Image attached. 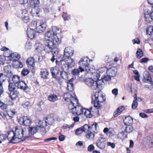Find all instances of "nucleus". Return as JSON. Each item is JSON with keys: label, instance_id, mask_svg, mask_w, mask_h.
I'll return each instance as SVG.
<instances>
[{"label": "nucleus", "instance_id": "obj_35", "mask_svg": "<svg viewBox=\"0 0 153 153\" xmlns=\"http://www.w3.org/2000/svg\"><path fill=\"white\" fill-rule=\"evenodd\" d=\"M125 127L124 132L126 133H130L133 130V128L131 125H126Z\"/></svg>", "mask_w": 153, "mask_h": 153}, {"label": "nucleus", "instance_id": "obj_3", "mask_svg": "<svg viewBox=\"0 0 153 153\" xmlns=\"http://www.w3.org/2000/svg\"><path fill=\"white\" fill-rule=\"evenodd\" d=\"M63 97L65 101L70 102L68 108L71 110L73 114L79 115L83 114L84 108L78 105V100L74 93L72 92L66 93L64 94Z\"/></svg>", "mask_w": 153, "mask_h": 153}, {"label": "nucleus", "instance_id": "obj_13", "mask_svg": "<svg viewBox=\"0 0 153 153\" xmlns=\"http://www.w3.org/2000/svg\"><path fill=\"white\" fill-rule=\"evenodd\" d=\"M96 108L95 109H95V111H94L92 107L90 108V110L88 109L84 108L83 113V114L87 117L90 118L92 116V113L94 112V113H98V112H97L96 111Z\"/></svg>", "mask_w": 153, "mask_h": 153}, {"label": "nucleus", "instance_id": "obj_55", "mask_svg": "<svg viewBox=\"0 0 153 153\" xmlns=\"http://www.w3.org/2000/svg\"><path fill=\"white\" fill-rule=\"evenodd\" d=\"M94 146L93 144H91L88 147V150L89 152H92L94 149Z\"/></svg>", "mask_w": 153, "mask_h": 153}, {"label": "nucleus", "instance_id": "obj_15", "mask_svg": "<svg viewBox=\"0 0 153 153\" xmlns=\"http://www.w3.org/2000/svg\"><path fill=\"white\" fill-rule=\"evenodd\" d=\"M152 10H153V7L152 8L150 7H148L145 9L144 16L146 21L147 20L150 19L149 16H151Z\"/></svg>", "mask_w": 153, "mask_h": 153}, {"label": "nucleus", "instance_id": "obj_49", "mask_svg": "<svg viewBox=\"0 0 153 153\" xmlns=\"http://www.w3.org/2000/svg\"><path fill=\"white\" fill-rule=\"evenodd\" d=\"M59 30V29L56 26H53L52 27V30H51L56 35L58 36L59 35L56 33L57 31Z\"/></svg>", "mask_w": 153, "mask_h": 153}, {"label": "nucleus", "instance_id": "obj_20", "mask_svg": "<svg viewBox=\"0 0 153 153\" xmlns=\"http://www.w3.org/2000/svg\"><path fill=\"white\" fill-rule=\"evenodd\" d=\"M39 4V0H32L30 1L29 5L32 8H34L37 7Z\"/></svg>", "mask_w": 153, "mask_h": 153}, {"label": "nucleus", "instance_id": "obj_63", "mask_svg": "<svg viewBox=\"0 0 153 153\" xmlns=\"http://www.w3.org/2000/svg\"><path fill=\"white\" fill-rule=\"evenodd\" d=\"M19 1L21 5L26 4L27 2V0H19Z\"/></svg>", "mask_w": 153, "mask_h": 153}, {"label": "nucleus", "instance_id": "obj_40", "mask_svg": "<svg viewBox=\"0 0 153 153\" xmlns=\"http://www.w3.org/2000/svg\"><path fill=\"white\" fill-rule=\"evenodd\" d=\"M153 33V26H150L148 27L146 30L147 34L150 35Z\"/></svg>", "mask_w": 153, "mask_h": 153}, {"label": "nucleus", "instance_id": "obj_24", "mask_svg": "<svg viewBox=\"0 0 153 153\" xmlns=\"http://www.w3.org/2000/svg\"><path fill=\"white\" fill-rule=\"evenodd\" d=\"M45 120L48 125L51 126L54 124L55 122L54 118L51 117L49 116L46 117Z\"/></svg>", "mask_w": 153, "mask_h": 153}, {"label": "nucleus", "instance_id": "obj_28", "mask_svg": "<svg viewBox=\"0 0 153 153\" xmlns=\"http://www.w3.org/2000/svg\"><path fill=\"white\" fill-rule=\"evenodd\" d=\"M48 75V72L46 69H42L40 72V75L42 78H46Z\"/></svg>", "mask_w": 153, "mask_h": 153}, {"label": "nucleus", "instance_id": "obj_61", "mask_svg": "<svg viewBox=\"0 0 153 153\" xmlns=\"http://www.w3.org/2000/svg\"><path fill=\"white\" fill-rule=\"evenodd\" d=\"M124 109V106H121L118 107L117 110L119 112L120 114L123 111Z\"/></svg>", "mask_w": 153, "mask_h": 153}, {"label": "nucleus", "instance_id": "obj_41", "mask_svg": "<svg viewBox=\"0 0 153 153\" xmlns=\"http://www.w3.org/2000/svg\"><path fill=\"white\" fill-rule=\"evenodd\" d=\"M74 85L72 83H68L67 89L68 90L71 92L74 89Z\"/></svg>", "mask_w": 153, "mask_h": 153}, {"label": "nucleus", "instance_id": "obj_45", "mask_svg": "<svg viewBox=\"0 0 153 153\" xmlns=\"http://www.w3.org/2000/svg\"><path fill=\"white\" fill-rule=\"evenodd\" d=\"M104 76L102 77V78L101 79L104 80L108 81L111 80V76H110L109 74H106Z\"/></svg>", "mask_w": 153, "mask_h": 153}, {"label": "nucleus", "instance_id": "obj_14", "mask_svg": "<svg viewBox=\"0 0 153 153\" xmlns=\"http://www.w3.org/2000/svg\"><path fill=\"white\" fill-rule=\"evenodd\" d=\"M51 71L53 77L57 79H59V78L58 77L59 72V68L56 67H54L51 68Z\"/></svg>", "mask_w": 153, "mask_h": 153}, {"label": "nucleus", "instance_id": "obj_58", "mask_svg": "<svg viewBox=\"0 0 153 153\" xmlns=\"http://www.w3.org/2000/svg\"><path fill=\"white\" fill-rule=\"evenodd\" d=\"M132 42L134 44L135 43L139 44L140 43V40L137 38H136L133 40H132Z\"/></svg>", "mask_w": 153, "mask_h": 153}, {"label": "nucleus", "instance_id": "obj_57", "mask_svg": "<svg viewBox=\"0 0 153 153\" xmlns=\"http://www.w3.org/2000/svg\"><path fill=\"white\" fill-rule=\"evenodd\" d=\"M29 103H30L28 101H25L22 104V106L24 108H26L29 105Z\"/></svg>", "mask_w": 153, "mask_h": 153}, {"label": "nucleus", "instance_id": "obj_16", "mask_svg": "<svg viewBox=\"0 0 153 153\" xmlns=\"http://www.w3.org/2000/svg\"><path fill=\"white\" fill-rule=\"evenodd\" d=\"M16 87H17L18 88H20L21 89L25 90L28 88V87L27 85L26 84L24 81L20 82V81L15 84Z\"/></svg>", "mask_w": 153, "mask_h": 153}, {"label": "nucleus", "instance_id": "obj_27", "mask_svg": "<svg viewBox=\"0 0 153 153\" xmlns=\"http://www.w3.org/2000/svg\"><path fill=\"white\" fill-rule=\"evenodd\" d=\"M48 99L51 102H54L58 100V98L55 94H51L48 96Z\"/></svg>", "mask_w": 153, "mask_h": 153}, {"label": "nucleus", "instance_id": "obj_60", "mask_svg": "<svg viewBox=\"0 0 153 153\" xmlns=\"http://www.w3.org/2000/svg\"><path fill=\"white\" fill-rule=\"evenodd\" d=\"M107 146H110L112 149H114L115 147V144L114 143H112L110 142H108L107 143Z\"/></svg>", "mask_w": 153, "mask_h": 153}, {"label": "nucleus", "instance_id": "obj_64", "mask_svg": "<svg viewBox=\"0 0 153 153\" xmlns=\"http://www.w3.org/2000/svg\"><path fill=\"white\" fill-rule=\"evenodd\" d=\"M140 116L143 118H147L148 117V116L145 113H140L139 114Z\"/></svg>", "mask_w": 153, "mask_h": 153}, {"label": "nucleus", "instance_id": "obj_22", "mask_svg": "<svg viewBox=\"0 0 153 153\" xmlns=\"http://www.w3.org/2000/svg\"><path fill=\"white\" fill-rule=\"evenodd\" d=\"M22 125L25 126H29L31 123V121L28 117L26 116H24L22 118Z\"/></svg>", "mask_w": 153, "mask_h": 153}, {"label": "nucleus", "instance_id": "obj_54", "mask_svg": "<svg viewBox=\"0 0 153 153\" xmlns=\"http://www.w3.org/2000/svg\"><path fill=\"white\" fill-rule=\"evenodd\" d=\"M83 132L81 128H79L76 130L75 134L76 135L81 134Z\"/></svg>", "mask_w": 153, "mask_h": 153}, {"label": "nucleus", "instance_id": "obj_29", "mask_svg": "<svg viewBox=\"0 0 153 153\" xmlns=\"http://www.w3.org/2000/svg\"><path fill=\"white\" fill-rule=\"evenodd\" d=\"M53 52L54 53H53V56L52 58L51 59V61L53 62H54V60L56 59V57L57 56V54H58V51L57 50V48H56V49L53 50L52 51L50 52Z\"/></svg>", "mask_w": 153, "mask_h": 153}, {"label": "nucleus", "instance_id": "obj_19", "mask_svg": "<svg viewBox=\"0 0 153 153\" xmlns=\"http://www.w3.org/2000/svg\"><path fill=\"white\" fill-rule=\"evenodd\" d=\"M117 72V69L115 68H113L108 69H107V74L109 75L110 76L113 77L115 76Z\"/></svg>", "mask_w": 153, "mask_h": 153}, {"label": "nucleus", "instance_id": "obj_7", "mask_svg": "<svg viewBox=\"0 0 153 153\" xmlns=\"http://www.w3.org/2000/svg\"><path fill=\"white\" fill-rule=\"evenodd\" d=\"M107 68L106 67L98 69L96 71V73H91L94 76H96L94 77L95 79H99L100 77L101 79L102 78L104 75L107 74Z\"/></svg>", "mask_w": 153, "mask_h": 153}, {"label": "nucleus", "instance_id": "obj_42", "mask_svg": "<svg viewBox=\"0 0 153 153\" xmlns=\"http://www.w3.org/2000/svg\"><path fill=\"white\" fill-rule=\"evenodd\" d=\"M62 17L65 21L69 20L71 19L70 16L65 13H63Z\"/></svg>", "mask_w": 153, "mask_h": 153}, {"label": "nucleus", "instance_id": "obj_39", "mask_svg": "<svg viewBox=\"0 0 153 153\" xmlns=\"http://www.w3.org/2000/svg\"><path fill=\"white\" fill-rule=\"evenodd\" d=\"M124 131L119 133L118 135V137L121 139H123L127 137V134H125Z\"/></svg>", "mask_w": 153, "mask_h": 153}, {"label": "nucleus", "instance_id": "obj_26", "mask_svg": "<svg viewBox=\"0 0 153 153\" xmlns=\"http://www.w3.org/2000/svg\"><path fill=\"white\" fill-rule=\"evenodd\" d=\"M48 126L46 120L39 121L37 125L39 128H45Z\"/></svg>", "mask_w": 153, "mask_h": 153}, {"label": "nucleus", "instance_id": "obj_51", "mask_svg": "<svg viewBox=\"0 0 153 153\" xmlns=\"http://www.w3.org/2000/svg\"><path fill=\"white\" fill-rule=\"evenodd\" d=\"M32 47L31 43L30 42H27L25 45V48L27 50L30 49Z\"/></svg>", "mask_w": 153, "mask_h": 153}, {"label": "nucleus", "instance_id": "obj_25", "mask_svg": "<svg viewBox=\"0 0 153 153\" xmlns=\"http://www.w3.org/2000/svg\"><path fill=\"white\" fill-rule=\"evenodd\" d=\"M27 63L29 67H33L34 65V59L33 57L28 58L27 61Z\"/></svg>", "mask_w": 153, "mask_h": 153}, {"label": "nucleus", "instance_id": "obj_21", "mask_svg": "<svg viewBox=\"0 0 153 153\" xmlns=\"http://www.w3.org/2000/svg\"><path fill=\"white\" fill-rule=\"evenodd\" d=\"M123 121L126 125H131L133 123L132 119L130 116L126 117Z\"/></svg>", "mask_w": 153, "mask_h": 153}, {"label": "nucleus", "instance_id": "obj_23", "mask_svg": "<svg viewBox=\"0 0 153 153\" xmlns=\"http://www.w3.org/2000/svg\"><path fill=\"white\" fill-rule=\"evenodd\" d=\"M30 134L31 136L32 135L36 134L38 131L39 130V128L38 126L33 127H30L28 128Z\"/></svg>", "mask_w": 153, "mask_h": 153}, {"label": "nucleus", "instance_id": "obj_18", "mask_svg": "<svg viewBox=\"0 0 153 153\" xmlns=\"http://www.w3.org/2000/svg\"><path fill=\"white\" fill-rule=\"evenodd\" d=\"M35 31L33 29H28L27 31V36L31 39H33L35 36Z\"/></svg>", "mask_w": 153, "mask_h": 153}, {"label": "nucleus", "instance_id": "obj_2", "mask_svg": "<svg viewBox=\"0 0 153 153\" xmlns=\"http://www.w3.org/2000/svg\"><path fill=\"white\" fill-rule=\"evenodd\" d=\"M29 129L21 126L16 127L15 131H10L8 133V139L11 143H16L20 140H25L31 137Z\"/></svg>", "mask_w": 153, "mask_h": 153}, {"label": "nucleus", "instance_id": "obj_52", "mask_svg": "<svg viewBox=\"0 0 153 153\" xmlns=\"http://www.w3.org/2000/svg\"><path fill=\"white\" fill-rule=\"evenodd\" d=\"M29 72L28 70L26 69H23L21 73L22 75L25 76L27 75Z\"/></svg>", "mask_w": 153, "mask_h": 153}, {"label": "nucleus", "instance_id": "obj_33", "mask_svg": "<svg viewBox=\"0 0 153 153\" xmlns=\"http://www.w3.org/2000/svg\"><path fill=\"white\" fill-rule=\"evenodd\" d=\"M91 128L92 130L94 132H97L99 130V128L97 126V123H94L92 125Z\"/></svg>", "mask_w": 153, "mask_h": 153}, {"label": "nucleus", "instance_id": "obj_38", "mask_svg": "<svg viewBox=\"0 0 153 153\" xmlns=\"http://www.w3.org/2000/svg\"><path fill=\"white\" fill-rule=\"evenodd\" d=\"M136 54L137 58L138 59L141 58L143 55V51L140 49H139L137 50Z\"/></svg>", "mask_w": 153, "mask_h": 153}, {"label": "nucleus", "instance_id": "obj_17", "mask_svg": "<svg viewBox=\"0 0 153 153\" xmlns=\"http://www.w3.org/2000/svg\"><path fill=\"white\" fill-rule=\"evenodd\" d=\"M7 57L10 60L13 61H17L20 58V55L17 53H11L10 56Z\"/></svg>", "mask_w": 153, "mask_h": 153}, {"label": "nucleus", "instance_id": "obj_6", "mask_svg": "<svg viewBox=\"0 0 153 153\" xmlns=\"http://www.w3.org/2000/svg\"><path fill=\"white\" fill-rule=\"evenodd\" d=\"M65 59V60L64 61V58L63 59L62 58L61 60H56V63L57 65H61L62 64H64V63H65L66 64V65L67 66V68H66L65 70H68L70 68L74 66L75 65V62L73 59L70 58H67Z\"/></svg>", "mask_w": 153, "mask_h": 153}, {"label": "nucleus", "instance_id": "obj_4", "mask_svg": "<svg viewBox=\"0 0 153 153\" xmlns=\"http://www.w3.org/2000/svg\"><path fill=\"white\" fill-rule=\"evenodd\" d=\"M92 103H93L94 107L96 108V111L97 112L99 111L98 109H100L102 107L100 103L103 102L105 100V95L101 91L95 93L94 95L92 96Z\"/></svg>", "mask_w": 153, "mask_h": 153}, {"label": "nucleus", "instance_id": "obj_34", "mask_svg": "<svg viewBox=\"0 0 153 153\" xmlns=\"http://www.w3.org/2000/svg\"><path fill=\"white\" fill-rule=\"evenodd\" d=\"M20 77L17 75H14L12 77V80L15 84L20 81Z\"/></svg>", "mask_w": 153, "mask_h": 153}, {"label": "nucleus", "instance_id": "obj_32", "mask_svg": "<svg viewBox=\"0 0 153 153\" xmlns=\"http://www.w3.org/2000/svg\"><path fill=\"white\" fill-rule=\"evenodd\" d=\"M85 135L87 139L91 140H92L94 139V134L93 132L91 131L88 132Z\"/></svg>", "mask_w": 153, "mask_h": 153}, {"label": "nucleus", "instance_id": "obj_44", "mask_svg": "<svg viewBox=\"0 0 153 153\" xmlns=\"http://www.w3.org/2000/svg\"><path fill=\"white\" fill-rule=\"evenodd\" d=\"M74 125V123H72L71 125L66 124V125H64L62 126V128H63V129H66L68 128L70 129L72 128L73 127Z\"/></svg>", "mask_w": 153, "mask_h": 153}, {"label": "nucleus", "instance_id": "obj_1", "mask_svg": "<svg viewBox=\"0 0 153 153\" xmlns=\"http://www.w3.org/2000/svg\"><path fill=\"white\" fill-rule=\"evenodd\" d=\"M61 36L56 35L52 31H47L45 33L44 39L45 45L44 50L46 52L49 53L56 49L57 45L61 43Z\"/></svg>", "mask_w": 153, "mask_h": 153}, {"label": "nucleus", "instance_id": "obj_31", "mask_svg": "<svg viewBox=\"0 0 153 153\" xmlns=\"http://www.w3.org/2000/svg\"><path fill=\"white\" fill-rule=\"evenodd\" d=\"M18 94L19 92L17 91H11L10 94V97L12 99L14 100L17 97Z\"/></svg>", "mask_w": 153, "mask_h": 153}, {"label": "nucleus", "instance_id": "obj_5", "mask_svg": "<svg viewBox=\"0 0 153 153\" xmlns=\"http://www.w3.org/2000/svg\"><path fill=\"white\" fill-rule=\"evenodd\" d=\"M90 59L87 57H84L81 59L79 61L80 66L79 69L81 72L85 70L88 73H93L94 70L89 68Z\"/></svg>", "mask_w": 153, "mask_h": 153}, {"label": "nucleus", "instance_id": "obj_50", "mask_svg": "<svg viewBox=\"0 0 153 153\" xmlns=\"http://www.w3.org/2000/svg\"><path fill=\"white\" fill-rule=\"evenodd\" d=\"M138 105L137 101L134 100L132 104V108L133 109H134L137 107Z\"/></svg>", "mask_w": 153, "mask_h": 153}, {"label": "nucleus", "instance_id": "obj_43", "mask_svg": "<svg viewBox=\"0 0 153 153\" xmlns=\"http://www.w3.org/2000/svg\"><path fill=\"white\" fill-rule=\"evenodd\" d=\"M11 66L10 65H7L4 67V71L7 73H10L11 74H12V72L10 71Z\"/></svg>", "mask_w": 153, "mask_h": 153}, {"label": "nucleus", "instance_id": "obj_30", "mask_svg": "<svg viewBox=\"0 0 153 153\" xmlns=\"http://www.w3.org/2000/svg\"><path fill=\"white\" fill-rule=\"evenodd\" d=\"M7 77L5 74L0 73V85H2V83L6 79Z\"/></svg>", "mask_w": 153, "mask_h": 153}, {"label": "nucleus", "instance_id": "obj_37", "mask_svg": "<svg viewBox=\"0 0 153 153\" xmlns=\"http://www.w3.org/2000/svg\"><path fill=\"white\" fill-rule=\"evenodd\" d=\"M60 75L61 77L64 79H68V74L67 72L65 71H62L60 73Z\"/></svg>", "mask_w": 153, "mask_h": 153}, {"label": "nucleus", "instance_id": "obj_9", "mask_svg": "<svg viewBox=\"0 0 153 153\" xmlns=\"http://www.w3.org/2000/svg\"><path fill=\"white\" fill-rule=\"evenodd\" d=\"M46 24L43 21L38 22V24L37 27H36V30L37 32L38 33H42L44 32L46 28Z\"/></svg>", "mask_w": 153, "mask_h": 153}, {"label": "nucleus", "instance_id": "obj_56", "mask_svg": "<svg viewBox=\"0 0 153 153\" xmlns=\"http://www.w3.org/2000/svg\"><path fill=\"white\" fill-rule=\"evenodd\" d=\"M79 69H74L72 71V74L73 75H74V76H76V75H77L79 74Z\"/></svg>", "mask_w": 153, "mask_h": 153}, {"label": "nucleus", "instance_id": "obj_8", "mask_svg": "<svg viewBox=\"0 0 153 153\" xmlns=\"http://www.w3.org/2000/svg\"><path fill=\"white\" fill-rule=\"evenodd\" d=\"M96 146L101 149H104L106 146V139L105 138L100 137L96 143Z\"/></svg>", "mask_w": 153, "mask_h": 153}, {"label": "nucleus", "instance_id": "obj_10", "mask_svg": "<svg viewBox=\"0 0 153 153\" xmlns=\"http://www.w3.org/2000/svg\"><path fill=\"white\" fill-rule=\"evenodd\" d=\"M85 84L93 90H95L97 87L96 81L91 78L85 79L84 80Z\"/></svg>", "mask_w": 153, "mask_h": 153}, {"label": "nucleus", "instance_id": "obj_11", "mask_svg": "<svg viewBox=\"0 0 153 153\" xmlns=\"http://www.w3.org/2000/svg\"><path fill=\"white\" fill-rule=\"evenodd\" d=\"M74 51L73 48L71 47H68L65 48L64 50V56L66 58H70L72 56L74 53Z\"/></svg>", "mask_w": 153, "mask_h": 153}, {"label": "nucleus", "instance_id": "obj_12", "mask_svg": "<svg viewBox=\"0 0 153 153\" xmlns=\"http://www.w3.org/2000/svg\"><path fill=\"white\" fill-rule=\"evenodd\" d=\"M143 81L147 83H151L152 82L151 75L147 71H145L143 73Z\"/></svg>", "mask_w": 153, "mask_h": 153}, {"label": "nucleus", "instance_id": "obj_62", "mask_svg": "<svg viewBox=\"0 0 153 153\" xmlns=\"http://www.w3.org/2000/svg\"><path fill=\"white\" fill-rule=\"evenodd\" d=\"M118 89L117 88H114L112 91V94L115 95H117L118 94Z\"/></svg>", "mask_w": 153, "mask_h": 153}, {"label": "nucleus", "instance_id": "obj_48", "mask_svg": "<svg viewBox=\"0 0 153 153\" xmlns=\"http://www.w3.org/2000/svg\"><path fill=\"white\" fill-rule=\"evenodd\" d=\"M81 128L83 131L86 132L88 131L89 126L88 125L85 124Z\"/></svg>", "mask_w": 153, "mask_h": 153}, {"label": "nucleus", "instance_id": "obj_46", "mask_svg": "<svg viewBox=\"0 0 153 153\" xmlns=\"http://www.w3.org/2000/svg\"><path fill=\"white\" fill-rule=\"evenodd\" d=\"M7 137L8 136H7L6 134H0V143H1L2 141L4 140L7 138H8Z\"/></svg>", "mask_w": 153, "mask_h": 153}, {"label": "nucleus", "instance_id": "obj_47", "mask_svg": "<svg viewBox=\"0 0 153 153\" xmlns=\"http://www.w3.org/2000/svg\"><path fill=\"white\" fill-rule=\"evenodd\" d=\"M100 81H96V86L97 87L96 88V89L97 88H98L99 90H101L103 88V85L102 84H101L100 83Z\"/></svg>", "mask_w": 153, "mask_h": 153}, {"label": "nucleus", "instance_id": "obj_59", "mask_svg": "<svg viewBox=\"0 0 153 153\" xmlns=\"http://www.w3.org/2000/svg\"><path fill=\"white\" fill-rule=\"evenodd\" d=\"M40 21H33L31 22V26L32 27H37V25L38 24V22H39Z\"/></svg>", "mask_w": 153, "mask_h": 153}, {"label": "nucleus", "instance_id": "obj_36", "mask_svg": "<svg viewBox=\"0 0 153 153\" xmlns=\"http://www.w3.org/2000/svg\"><path fill=\"white\" fill-rule=\"evenodd\" d=\"M16 86L15 85V84H14L12 82H9L8 85V89L10 91H14L16 89Z\"/></svg>", "mask_w": 153, "mask_h": 153}, {"label": "nucleus", "instance_id": "obj_53", "mask_svg": "<svg viewBox=\"0 0 153 153\" xmlns=\"http://www.w3.org/2000/svg\"><path fill=\"white\" fill-rule=\"evenodd\" d=\"M5 61V57L3 56H0V64H3Z\"/></svg>", "mask_w": 153, "mask_h": 153}]
</instances>
